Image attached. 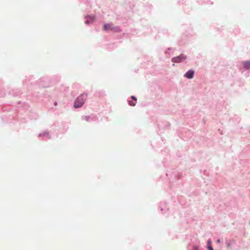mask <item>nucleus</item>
<instances>
[{
  "instance_id": "9",
  "label": "nucleus",
  "mask_w": 250,
  "mask_h": 250,
  "mask_svg": "<svg viewBox=\"0 0 250 250\" xmlns=\"http://www.w3.org/2000/svg\"><path fill=\"white\" fill-rule=\"evenodd\" d=\"M132 99L133 100H135V101L137 100L136 98L135 97H134V96L132 97Z\"/></svg>"
},
{
  "instance_id": "4",
  "label": "nucleus",
  "mask_w": 250,
  "mask_h": 250,
  "mask_svg": "<svg viewBox=\"0 0 250 250\" xmlns=\"http://www.w3.org/2000/svg\"><path fill=\"white\" fill-rule=\"evenodd\" d=\"M112 29H113V27H112V24H105L104 25V30L105 31H108V30H112Z\"/></svg>"
},
{
  "instance_id": "6",
  "label": "nucleus",
  "mask_w": 250,
  "mask_h": 250,
  "mask_svg": "<svg viewBox=\"0 0 250 250\" xmlns=\"http://www.w3.org/2000/svg\"><path fill=\"white\" fill-rule=\"evenodd\" d=\"M82 119L86 121V122H88L89 121V116H83L82 117Z\"/></svg>"
},
{
  "instance_id": "7",
  "label": "nucleus",
  "mask_w": 250,
  "mask_h": 250,
  "mask_svg": "<svg viewBox=\"0 0 250 250\" xmlns=\"http://www.w3.org/2000/svg\"><path fill=\"white\" fill-rule=\"evenodd\" d=\"M129 104L131 106H134V105H135V103H133L132 101H129Z\"/></svg>"
},
{
  "instance_id": "3",
  "label": "nucleus",
  "mask_w": 250,
  "mask_h": 250,
  "mask_svg": "<svg viewBox=\"0 0 250 250\" xmlns=\"http://www.w3.org/2000/svg\"><path fill=\"white\" fill-rule=\"evenodd\" d=\"M194 73V72L193 70H190L185 74V76L188 79H191L193 77Z\"/></svg>"
},
{
  "instance_id": "5",
  "label": "nucleus",
  "mask_w": 250,
  "mask_h": 250,
  "mask_svg": "<svg viewBox=\"0 0 250 250\" xmlns=\"http://www.w3.org/2000/svg\"><path fill=\"white\" fill-rule=\"evenodd\" d=\"M244 67L246 69L250 68V61H247L243 62Z\"/></svg>"
},
{
  "instance_id": "1",
  "label": "nucleus",
  "mask_w": 250,
  "mask_h": 250,
  "mask_svg": "<svg viewBox=\"0 0 250 250\" xmlns=\"http://www.w3.org/2000/svg\"><path fill=\"white\" fill-rule=\"evenodd\" d=\"M87 99V94H83L78 97L76 100L74 106L75 108L81 107Z\"/></svg>"
},
{
  "instance_id": "10",
  "label": "nucleus",
  "mask_w": 250,
  "mask_h": 250,
  "mask_svg": "<svg viewBox=\"0 0 250 250\" xmlns=\"http://www.w3.org/2000/svg\"><path fill=\"white\" fill-rule=\"evenodd\" d=\"M208 245H210V243H211V241L210 240H208Z\"/></svg>"
},
{
  "instance_id": "8",
  "label": "nucleus",
  "mask_w": 250,
  "mask_h": 250,
  "mask_svg": "<svg viewBox=\"0 0 250 250\" xmlns=\"http://www.w3.org/2000/svg\"><path fill=\"white\" fill-rule=\"evenodd\" d=\"M208 249L209 250H213V248L210 245H209L208 246Z\"/></svg>"
},
{
  "instance_id": "2",
  "label": "nucleus",
  "mask_w": 250,
  "mask_h": 250,
  "mask_svg": "<svg viewBox=\"0 0 250 250\" xmlns=\"http://www.w3.org/2000/svg\"><path fill=\"white\" fill-rule=\"evenodd\" d=\"M187 57L186 56L184 55V54H181L179 56L174 57L172 59V61L173 62L178 63L180 62H181L182 61H184L186 60Z\"/></svg>"
},
{
  "instance_id": "11",
  "label": "nucleus",
  "mask_w": 250,
  "mask_h": 250,
  "mask_svg": "<svg viewBox=\"0 0 250 250\" xmlns=\"http://www.w3.org/2000/svg\"><path fill=\"white\" fill-rule=\"evenodd\" d=\"M217 242L218 243H219V242H220V239H218V240H217Z\"/></svg>"
}]
</instances>
